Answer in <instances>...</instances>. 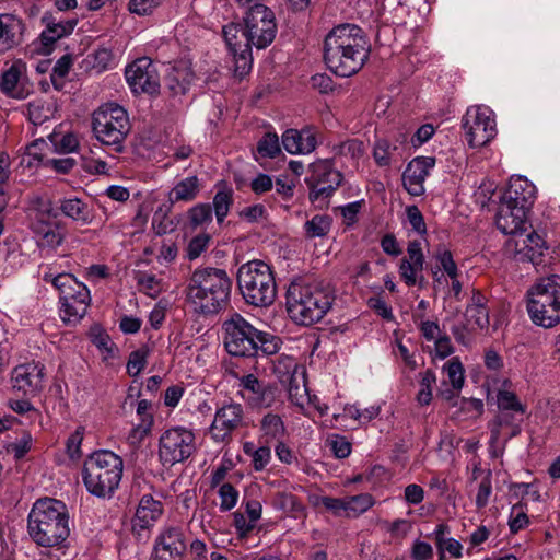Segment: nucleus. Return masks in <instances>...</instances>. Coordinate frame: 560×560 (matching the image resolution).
I'll return each mask as SVG.
<instances>
[{"mask_svg": "<svg viewBox=\"0 0 560 560\" xmlns=\"http://www.w3.org/2000/svg\"><path fill=\"white\" fill-rule=\"evenodd\" d=\"M371 51L365 32L355 24H339L325 36L324 61L336 75L349 78L359 72Z\"/></svg>", "mask_w": 560, "mask_h": 560, "instance_id": "nucleus-1", "label": "nucleus"}, {"mask_svg": "<svg viewBox=\"0 0 560 560\" xmlns=\"http://www.w3.org/2000/svg\"><path fill=\"white\" fill-rule=\"evenodd\" d=\"M27 532L32 540L40 547H66L70 535L66 504L51 498L37 500L28 513Z\"/></svg>", "mask_w": 560, "mask_h": 560, "instance_id": "nucleus-2", "label": "nucleus"}, {"mask_svg": "<svg viewBox=\"0 0 560 560\" xmlns=\"http://www.w3.org/2000/svg\"><path fill=\"white\" fill-rule=\"evenodd\" d=\"M231 291L232 280L224 269L203 267L192 271L186 298L197 312L213 315L228 306Z\"/></svg>", "mask_w": 560, "mask_h": 560, "instance_id": "nucleus-3", "label": "nucleus"}, {"mask_svg": "<svg viewBox=\"0 0 560 560\" xmlns=\"http://www.w3.org/2000/svg\"><path fill=\"white\" fill-rule=\"evenodd\" d=\"M222 334L224 348L233 357L253 358L259 351L270 355L280 349L279 338L258 330L238 313L222 323Z\"/></svg>", "mask_w": 560, "mask_h": 560, "instance_id": "nucleus-4", "label": "nucleus"}, {"mask_svg": "<svg viewBox=\"0 0 560 560\" xmlns=\"http://www.w3.org/2000/svg\"><path fill=\"white\" fill-rule=\"evenodd\" d=\"M334 300L335 296L327 287L292 282L287 292V311L294 323L311 326L324 318Z\"/></svg>", "mask_w": 560, "mask_h": 560, "instance_id": "nucleus-5", "label": "nucleus"}, {"mask_svg": "<svg viewBox=\"0 0 560 560\" xmlns=\"http://www.w3.org/2000/svg\"><path fill=\"white\" fill-rule=\"evenodd\" d=\"M124 460L108 450L92 453L85 460L82 478L86 490L97 498H112L122 478Z\"/></svg>", "mask_w": 560, "mask_h": 560, "instance_id": "nucleus-6", "label": "nucleus"}, {"mask_svg": "<svg viewBox=\"0 0 560 560\" xmlns=\"http://www.w3.org/2000/svg\"><path fill=\"white\" fill-rule=\"evenodd\" d=\"M526 308L532 322L544 328L560 323V277H541L527 290Z\"/></svg>", "mask_w": 560, "mask_h": 560, "instance_id": "nucleus-7", "label": "nucleus"}, {"mask_svg": "<svg viewBox=\"0 0 560 560\" xmlns=\"http://www.w3.org/2000/svg\"><path fill=\"white\" fill-rule=\"evenodd\" d=\"M237 288L245 303L256 307L270 306L277 296V284L269 265L250 260L237 270Z\"/></svg>", "mask_w": 560, "mask_h": 560, "instance_id": "nucleus-8", "label": "nucleus"}, {"mask_svg": "<svg viewBox=\"0 0 560 560\" xmlns=\"http://www.w3.org/2000/svg\"><path fill=\"white\" fill-rule=\"evenodd\" d=\"M130 128L128 114L118 104H104L93 113L92 129L95 138L116 153L124 151Z\"/></svg>", "mask_w": 560, "mask_h": 560, "instance_id": "nucleus-9", "label": "nucleus"}, {"mask_svg": "<svg viewBox=\"0 0 560 560\" xmlns=\"http://www.w3.org/2000/svg\"><path fill=\"white\" fill-rule=\"evenodd\" d=\"M43 279L46 282H51L59 291L66 320L77 322L85 315L91 296L84 283L78 281L71 273H59L57 276L45 273Z\"/></svg>", "mask_w": 560, "mask_h": 560, "instance_id": "nucleus-10", "label": "nucleus"}, {"mask_svg": "<svg viewBox=\"0 0 560 560\" xmlns=\"http://www.w3.org/2000/svg\"><path fill=\"white\" fill-rule=\"evenodd\" d=\"M278 32L275 12L267 5H254L243 13L245 47L265 49L275 40Z\"/></svg>", "mask_w": 560, "mask_h": 560, "instance_id": "nucleus-11", "label": "nucleus"}, {"mask_svg": "<svg viewBox=\"0 0 560 560\" xmlns=\"http://www.w3.org/2000/svg\"><path fill=\"white\" fill-rule=\"evenodd\" d=\"M196 451L195 433L184 427L166 430L159 440V458L163 466L172 467L188 459Z\"/></svg>", "mask_w": 560, "mask_h": 560, "instance_id": "nucleus-12", "label": "nucleus"}, {"mask_svg": "<svg viewBox=\"0 0 560 560\" xmlns=\"http://www.w3.org/2000/svg\"><path fill=\"white\" fill-rule=\"evenodd\" d=\"M342 174L330 160H319L310 165L305 183L310 189L312 202L326 201L342 182Z\"/></svg>", "mask_w": 560, "mask_h": 560, "instance_id": "nucleus-13", "label": "nucleus"}, {"mask_svg": "<svg viewBox=\"0 0 560 560\" xmlns=\"http://www.w3.org/2000/svg\"><path fill=\"white\" fill-rule=\"evenodd\" d=\"M463 129L470 147L486 145L497 133L493 112L487 106L469 107L463 117Z\"/></svg>", "mask_w": 560, "mask_h": 560, "instance_id": "nucleus-14", "label": "nucleus"}, {"mask_svg": "<svg viewBox=\"0 0 560 560\" xmlns=\"http://www.w3.org/2000/svg\"><path fill=\"white\" fill-rule=\"evenodd\" d=\"M244 427H246L244 406L230 399L217 407L209 433L214 442L228 443L232 440L233 432Z\"/></svg>", "mask_w": 560, "mask_h": 560, "instance_id": "nucleus-15", "label": "nucleus"}, {"mask_svg": "<svg viewBox=\"0 0 560 560\" xmlns=\"http://www.w3.org/2000/svg\"><path fill=\"white\" fill-rule=\"evenodd\" d=\"M125 77L133 93L155 94L160 91V75L148 57L138 58L128 65Z\"/></svg>", "mask_w": 560, "mask_h": 560, "instance_id": "nucleus-16", "label": "nucleus"}, {"mask_svg": "<svg viewBox=\"0 0 560 560\" xmlns=\"http://www.w3.org/2000/svg\"><path fill=\"white\" fill-rule=\"evenodd\" d=\"M187 544L180 526H164L154 542L155 560H183Z\"/></svg>", "mask_w": 560, "mask_h": 560, "instance_id": "nucleus-17", "label": "nucleus"}, {"mask_svg": "<svg viewBox=\"0 0 560 560\" xmlns=\"http://www.w3.org/2000/svg\"><path fill=\"white\" fill-rule=\"evenodd\" d=\"M240 387L247 393L243 395L253 408H269L278 397V387L273 384L258 380L254 374H246L240 378Z\"/></svg>", "mask_w": 560, "mask_h": 560, "instance_id": "nucleus-18", "label": "nucleus"}, {"mask_svg": "<svg viewBox=\"0 0 560 560\" xmlns=\"http://www.w3.org/2000/svg\"><path fill=\"white\" fill-rule=\"evenodd\" d=\"M435 166V158L417 156L412 159L402 173V185L405 189L415 197L424 194V180L430 171Z\"/></svg>", "mask_w": 560, "mask_h": 560, "instance_id": "nucleus-19", "label": "nucleus"}, {"mask_svg": "<svg viewBox=\"0 0 560 560\" xmlns=\"http://www.w3.org/2000/svg\"><path fill=\"white\" fill-rule=\"evenodd\" d=\"M44 365L39 362H30L15 366L12 371L13 387L24 395H35L44 386Z\"/></svg>", "mask_w": 560, "mask_h": 560, "instance_id": "nucleus-20", "label": "nucleus"}, {"mask_svg": "<svg viewBox=\"0 0 560 560\" xmlns=\"http://www.w3.org/2000/svg\"><path fill=\"white\" fill-rule=\"evenodd\" d=\"M523 233L520 232L510 241V245H514L516 260L528 261L535 266L540 265L547 249L546 242L534 231L526 235Z\"/></svg>", "mask_w": 560, "mask_h": 560, "instance_id": "nucleus-21", "label": "nucleus"}, {"mask_svg": "<svg viewBox=\"0 0 560 560\" xmlns=\"http://www.w3.org/2000/svg\"><path fill=\"white\" fill-rule=\"evenodd\" d=\"M536 199L535 185L523 176L511 177L501 201L529 212Z\"/></svg>", "mask_w": 560, "mask_h": 560, "instance_id": "nucleus-22", "label": "nucleus"}, {"mask_svg": "<svg viewBox=\"0 0 560 560\" xmlns=\"http://www.w3.org/2000/svg\"><path fill=\"white\" fill-rule=\"evenodd\" d=\"M527 211L501 201L495 215V224L502 233L515 236L527 230Z\"/></svg>", "mask_w": 560, "mask_h": 560, "instance_id": "nucleus-23", "label": "nucleus"}, {"mask_svg": "<svg viewBox=\"0 0 560 560\" xmlns=\"http://www.w3.org/2000/svg\"><path fill=\"white\" fill-rule=\"evenodd\" d=\"M25 24L15 14H0V54L8 52L24 40Z\"/></svg>", "mask_w": 560, "mask_h": 560, "instance_id": "nucleus-24", "label": "nucleus"}, {"mask_svg": "<svg viewBox=\"0 0 560 560\" xmlns=\"http://www.w3.org/2000/svg\"><path fill=\"white\" fill-rule=\"evenodd\" d=\"M525 411H503L499 412L495 419L489 424L491 439L498 441L501 438L512 439L521 433V424L524 420Z\"/></svg>", "mask_w": 560, "mask_h": 560, "instance_id": "nucleus-25", "label": "nucleus"}, {"mask_svg": "<svg viewBox=\"0 0 560 560\" xmlns=\"http://www.w3.org/2000/svg\"><path fill=\"white\" fill-rule=\"evenodd\" d=\"M162 514L163 504L160 500L154 499L151 494L142 495L132 521L133 530L138 527L140 529L152 527Z\"/></svg>", "mask_w": 560, "mask_h": 560, "instance_id": "nucleus-26", "label": "nucleus"}, {"mask_svg": "<svg viewBox=\"0 0 560 560\" xmlns=\"http://www.w3.org/2000/svg\"><path fill=\"white\" fill-rule=\"evenodd\" d=\"M56 218L57 212L54 209L50 199L37 197L32 201L30 219L33 232L57 224L55 221Z\"/></svg>", "mask_w": 560, "mask_h": 560, "instance_id": "nucleus-27", "label": "nucleus"}, {"mask_svg": "<svg viewBox=\"0 0 560 560\" xmlns=\"http://www.w3.org/2000/svg\"><path fill=\"white\" fill-rule=\"evenodd\" d=\"M282 145L290 154H305L316 148V138L310 130L289 129L282 135Z\"/></svg>", "mask_w": 560, "mask_h": 560, "instance_id": "nucleus-28", "label": "nucleus"}, {"mask_svg": "<svg viewBox=\"0 0 560 560\" xmlns=\"http://www.w3.org/2000/svg\"><path fill=\"white\" fill-rule=\"evenodd\" d=\"M24 65L21 61L13 62L0 77V90L10 97L24 98L26 92L21 83Z\"/></svg>", "mask_w": 560, "mask_h": 560, "instance_id": "nucleus-29", "label": "nucleus"}, {"mask_svg": "<svg viewBox=\"0 0 560 560\" xmlns=\"http://www.w3.org/2000/svg\"><path fill=\"white\" fill-rule=\"evenodd\" d=\"M201 188L199 178L194 175L180 179L168 192L171 203L184 201H192L199 194Z\"/></svg>", "mask_w": 560, "mask_h": 560, "instance_id": "nucleus-30", "label": "nucleus"}, {"mask_svg": "<svg viewBox=\"0 0 560 560\" xmlns=\"http://www.w3.org/2000/svg\"><path fill=\"white\" fill-rule=\"evenodd\" d=\"M59 209L63 215L81 224H88L92 220L89 205L77 197L61 199Z\"/></svg>", "mask_w": 560, "mask_h": 560, "instance_id": "nucleus-31", "label": "nucleus"}, {"mask_svg": "<svg viewBox=\"0 0 560 560\" xmlns=\"http://www.w3.org/2000/svg\"><path fill=\"white\" fill-rule=\"evenodd\" d=\"M450 527L446 524H439L434 529L432 536L435 540V546L439 553L448 552L453 558H460L463 556V546L455 538L447 537Z\"/></svg>", "mask_w": 560, "mask_h": 560, "instance_id": "nucleus-32", "label": "nucleus"}, {"mask_svg": "<svg viewBox=\"0 0 560 560\" xmlns=\"http://www.w3.org/2000/svg\"><path fill=\"white\" fill-rule=\"evenodd\" d=\"M77 23V19L48 22L46 28L40 34L42 43L45 46L52 45L58 39L71 34Z\"/></svg>", "mask_w": 560, "mask_h": 560, "instance_id": "nucleus-33", "label": "nucleus"}, {"mask_svg": "<svg viewBox=\"0 0 560 560\" xmlns=\"http://www.w3.org/2000/svg\"><path fill=\"white\" fill-rule=\"evenodd\" d=\"M260 431L266 443L272 440L280 441L285 434V427L282 418L272 412H268L260 420Z\"/></svg>", "mask_w": 560, "mask_h": 560, "instance_id": "nucleus-34", "label": "nucleus"}, {"mask_svg": "<svg viewBox=\"0 0 560 560\" xmlns=\"http://www.w3.org/2000/svg\"><path fill=\"white\" fill-rule=\"evenodd\" d=\"M272 506L293 517H299L304 512L303 503L291 492H277L272 498Z\"/></svg>", "mask_w": 560, "mask_h": 560, "instance_id": "nucleus-35", "label": "nucleus"}, {"mask_svg": "<svg viewBox=\"0 0 560 560\" xmlns=\"http://www.w3.org/2000/svg\"><path fill=\"white\" fill-rule=\"evenodd\" d=\"M424 262H420V266L416 265L415 260H408L402 258L399 266L400 278L408 287L419 284L420 287L424 283V277L422 275Z\"/></svg>", "mask_w": 560, "mask_h": 560, "instance_id": "nucleus-36", "label": "nucleus"}, {"mask_svg": "<svg viewBox=\"0 0 560 560\" xmlns=\"http://www.w3.org/2000/svg\"><path fill=\"white\" fill-rule=\"evenodd\" d=\"M192 75L185 69H173L165 78L166 88L174 95L185 94L191 83Z\"/></svg>", "mask_w": 560, "mask_h": 560, "instance_id": "nucleus-37", "label": "nucleus"}, {"mask_svg": "<svg viewBox=\"0 0 560 560\" xmlns=\"http://www.w3.org/2000/svg\"><path fill=\"white\" fill-rule=\"evenodd\" d=\"M39 246L56 248L63 242V229L57 223L34 232Z\"/></svg>", "mask_w": 560, "mask_h": 560, "instance_id": "nucleus-38", "label": "nucleus"}, {"mask_svg": "<svg viewBox=\"0 0 560 560\" xmlns=\"http://www.w3.org/2000/svg\"><path fill=\"white\" fill-rule=\"evenodd\" d=\"M374 498L369 493H360L346 498V515L357 517L374 505Z\"/></svg>", "mask_w": 560, "mask_h": 560, "instance_id": "nucleus-39", "label": "nucleus"}, {"mask_svg": "<svg viewBox=\"0 0 560 560\" xmlns=\"http://www.w3.org/2000/svg\"><path fill=\"white\" fill-rule=\"evenodd\" d=\"M212 203L217 221L218 223H222L233 203V190L226 187L219 189L213 197Z\"/></svg>", "mask_w": 560, "mask_h": 560, "instance_id": "nucleus-40", "label": "nucleus"}, {"mask_svg": "<svg viewBox=\"0 0 560 560\" xmlns=\"http://www.w3.org/2000/svg\"><path fill=\"white\" fill-rule=\"evenodd\" d=\"M331 228V219L325 214H316L304 224L306 236L310 238L327 235Z\"/></svg>", "mask_w": 560, "mask_h": 560, "instance_id": "nucleus-41", "label": "nucleus"}, {"mask_svg": "<svg viewBox=\"0 0 560 560\" xmlns=\"http://www.w3.org/2000/svg\"><path fill=\"white\" fill-rule=\"evenodd\" d=\"M443 371L447 375V382L454 389L458 390L463 387L465 380L464 366L457 357L452 358L447 363H445Z\"/></svg>", "mask_w": 560, "mask_h": 560, "instance_id": "nucleus-42", "label": "nucleus"}, {"mask_svg": "<svg viewBox=\"0 0 560 560\" xmlns=\"http://www.w3.org/2000/svg\"><path fill=\"white\" fill-rule=\"evenodd\" d=\"M188 220L191 228L196 229L212 222V208L209 203H198L189 209Z\"/></svg>", "mask_w": 560, "mask_h": 560, "instance_id": "nucleus-43", "label": "nucleus"}, {"mask_svg": "<svg viewBox=\"0 0 560 560\" xmlns=\"http://www.w3.org/2000/svg\"><path fill=\"white\" fill-rule=\"evenodd\" d=\"M222 32L230 51L236 58L238 50L243 49V44L238 40V33L243 36V23H230L223 27Z\"/></svg>", "mask_w": 560, "mask_h": 560, "instance_id": "nucleus-44", "label": "nucleus"}, {"mask_svg": "<svg viewBox=\"0 0 560 560\" xmlns=\"http://www.w3.org/2000/svg\"><path fill=\"white\" fill-rule=\"evenodd\" d=\"M467 326L471 329H483L489 326L487 307H467L465 312Z\"/></svg>", "mask_w": 560, "mask_h": 560, "instance_id": "nucleus-45", "label": "nucleus"}, {"mask_svg": "<svg viewBox=\"0 0 560 560\" xmlns=\"http://www.w3.org/2000/svg\"><path fill=\"white\" fill-rule=\"evenodd\" d=\"M435 381V373L432 370L421 373L420 389L417 394V400L420 405L427 406L432 400V385Z\"/></svg>", "mask_w": 560, "mask_h": 560, "instance_id": "nucleus-46", "label": "nucleus"}, {"mask_svg": "<svg viewBox=\"0 0 560 560\" xmlns=\"http://www.w3.org/2000/svg\"><path fill=\"white\" fill-rule=\"evenodd\" d=\"M397 149L387 139L376 140L373 149V156L378 166H388L392 162L393 152Z\"/></svg>", "mask_w": 560, "mask_h": 560, "instance_id": "nucleus-47", "label": "nucleus"}, {"mask_svg": "<svg viewBox=\"0 0 560 560\" xmlns=\"http://www.w3.org/2000/svg\"><path fill=\"white\" fill-rule=\"evenodd\" d=\"M257 152L262 158L273 159L280 153L279 138L276 133L267 132L257 144Z\"/></svg>", "mask_w": 560, "mask_h": 560, "instance_id": "nucleus-48", "label": "nucleus"}, {"mask_svg": "<svg viewBox=\"0 0 560 560\" xmlns=\"http://www.w3.org/2000/svg\"><path fill=\"white\" fill-rule=\"evenodd\" d=\"M220 498V510L231 511L238 501V491L229 482L222 483L218 491Z\"/></svg>", "mask_w": 560, "mask_h": 560, "instance_id": "nucleus-49", "label": "nucleus"}, {"mask_svg": "<svg viewBox=\"0 0 560 560\" xmlns=\"http://www.w3.org/2000/svg\"><path fill=\"white\" fill-rule=\"evenodd\" d=\"M152 423V417H143L141 422L130 430L127 436L128 443L131 446H139L147 438V435L150 433Z\"/></svg>", "mask_w": 560, "mask_h": 560, "instance_id": "nucleus-50", "label": "nucleus"}, {"mask_svg": "<svg viewBox=\"0 0 560 560\" xmlns=\"http://www.w3.org/2000/svg\"><path fill=\"white\" fill-rule=\"evenodd\" d=\"M149 355V349L147 347H142L138 350H135L130 353L128 363H127V372L131 376H137L141 373V371L147 365V358Z\"/></svg>", "mask_w": 560, "mask_h": 560, "instance_id": "nucleus-51", "label": "nucleus"}, {"mask_svg": "<svg viewBox=\"0 0 560 560\" xmlns=\"http://www.w3.org/2000/svg\"><path fill=\"white\" fill-rule=\"evenodd\" d=\"M167 207H159L152 218V229L156 235H164L173 231V221L167 217Z\"/></svg>", "mask_w": 560, "mask_h": 560, "instance_id": "nucleus-52", "label": "nucleus"}, {"mask_svg": "<svg viewBox=\"0 0 560 560\" xmlns=\"http://www.w3.org/2000/svg\"><path fill=\"white\" fill-rule=\"evenodd\" d=\"M210 235L200 233L192 237L186 248V256L189 260H195L208 248L210 243Z\"/></svg>", "mask_w": 560, "mask_h": 560, "instance_id": "nucleus-53", "label": "nucleus"}, {"mask_svg": "<svg viewBox=\"0 0 560 560\" xmlns=\"http://www.w3.org/2000/svg\"><path fill=\"white\" fill-rule=\"evenodd\" d=\"M137 283L148 295L154 296L161 292V280L155 275L145 271L138 272Z\"/></svg>", "mask_w": 560, "mask_h": 560, "instance_id": "nucleus-54", "label": "nucleus"}, {"mask_svg": "<svg viewBox=\"0 0 560 560\" xmlns=\"http://www.w3.org/2000/svg\"><path fill=\"white\" fill-rule=\"evenodd\" d=\"M499 412L503 411H525V407L520 402L516 395L509 390H500L498 394Z\"/></svg>", "mask_w": 560, "mask_h": 560, "instance_id": "nucleus-55", "label": "nucleus"}, {"mask_svg": "<svg viewBox=\"0 0 560 560\" xmlns=\"http://www.w3.org/2000/svg\"><path fill=\"white\" fill-rule=\"evenodd\" d=\"M327 445L337 458H346L351 453V443L341 435L334 434L327 439Z\"/></svg>", "mask_w": 560, "mask_h": 560, "instance_id": "nucleus-56", "label": "nucleus"}, {"mask_svg": "<svg viewBox=\"0 0 560 560\" xmlns=\"http://www.w3.org/2000/svg\"><path fill=\"white\" fill-rule=\"evenodd\" d=\"M435 258L440 264V267L444 270V272L450 277H458L459 271L456 262L453 259V255L448 249H440L435 254Z\"/></svg>", "mask_w": 560, "mask_h": 560, "instance_id": "nucleus-57", "label": "nucleus"}, {"mask_svg": "<svg viewBox=\"0 0 560 560\" xmlns=\"http://www.w3.org/2000/svg\"><path fill=\"white\" fill-rule=\"evenodd\" d=\"M163 1L164 0H130L129 11L140 16L149 15L159 8Z\"/></svg>", "mask_w": 560, "mask_h": 560, "instance_id": "nucleus-58", "label": "nucleus"}, {"mask_svg": "<svg viewBox=\"0 0 560 560\" xmlns=\"http://www.w3.org/2000/svg\"><path fill=\"white\" fill-rule=\"evenodd\" d=\"M93 343L104 354V359L114 358L117 351L110 337L105 332H98L93 336Z\"/></svg>", "mask_w": 560, "mask_h": 560, "instance_id": "nucleus-59", "label": "nucleus"}, {"mask_svg": "<svg viewBox=\"0 0 560 560\" xmlns=\"http://www.w3.org/2000/svg\"><path fill=\"white\" fill-rule=\"evenodd\" d=\"M340 155L358 160L363 154V143L358 139H349L337 147Z\"/></svg>", "mask_w": 560, "mask_h": 560, "instance_id": "nucleus-60", "label": "nucleus"}, {"mask_svg": "<svg viewBox=\"0 0 560 560\" xmlns=\"http://www.w3.org/2000/svg\"><path fill=\"white\" fill-rule=\"evenodd\" d=\"M492 493V483H491V472L488 471L487 475L481 479L478 492L476 495V505L477 508L481 509L485 508L488 502L489 498Z\"/></svg>", "mask_w": 560, "mask_h": 560, "instance_id": "nucleus-61", "label": "nucleus"}, {"mask_svg": "<svg viewBox=\"0 0 560 560\" xmlns=\"http://www.w3.org/2000/svg\"><path fill=\"white\" fill-rule=\"evenodd\" d=\"M406 214L408 222L417 233H427V225L423 215L417 206H408L406 208Z\"/></svg>", "mask_w": 560, "mask_h": 560, "instance_id": "nucleus-62", "label": "nucleus"}, {"mask_svg": "<svg viewBox=\"0 0 560 560\" xmlns=\"http://www.w3.org/2000/svg\"><path fill=\"white\" fill-rule=\"evenodd\" d=\"M271 460V450L269 446L257 447L253 453L252 464L256 471H262Z\"/></svg>", "mask_w": 560, "mask_h": 560, "instance_id": "nucleus-63", "label": "nucleus"}, {"mask_svg": "<svg viewBox=\"0 0 560 560\" xmlns=\"http://www.w3.org/2000/svg\"><path fill=\"white\" fill-rule=\"evenodd\" d=\"M364 205V200H358L340 207L341 215L348 225L353 224L358 220V214Z\"/></svg>", "mask_w": 560, "mask_h": 560, "instance_id": "nucleus-64", "label": "nucleus"}]
</instances>
